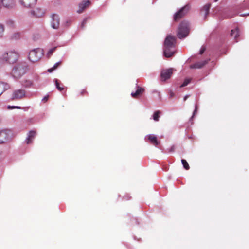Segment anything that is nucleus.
<instances>
[{"label": "nucleus", "instance_id": "f257e3e1", "mask_svg": "<svg viewBox=\"0 0 249 249\" xmlns=\"http://www.w3.org/2000/svg\"><path fill=\"white\" fill-rule=\"evenodd\" d=\"M176 38L172 35L168 36L164 41V55L166 57L169 58L175 53Z\"/></svg>", "mask_w": 249, "mask_h": 249}, {"label": "nucleus", "instance_id": "f03ea898", "mask_svg": "<svg viewBox=\"0 0 249 249\" xmlns=\"http://www.w3.org/2000/svg\"><path fill=\"white\" fill-rule=\"evenodd\" d=\"M189 33V24L186 21H182L178 28L177 36L180 39L186 37Z\"/></svg>", "mask_w": 249, "mask_h": 249}, {"label": "nucleus", "instance_id": "7ed1b4c3", "mask_svg": "<svg viewBox=\"0 0 249 249\" xmlns=\"http://www.w3.org/2000/svg\"><path fill=\"white\" fill-rule=\"evenodd\" d=\"M43 54V51L41 49H35L29 52L28 58L31 62L35 63L40 59Z\"/></svg>", "mask_w": 249, "mask_h": 249}, {"label": "nucleus", "instance_id": "20e7f679", "mask_svg": "<svg viewBox=\"0 0 249 249\" xmlns=\"http://www.w3.org/2000/svg\"><path fill=\"white\" fill-rule=\"evenodd\" d=\"M190 6L188 5L181 8L178 11L176 12L174 16V20L178 21L183 18L189 11Z\"/></svg>", "mask_w": 249, "mask_h": 249}, {"label": "nucleus", "instance_id": "39448f33", "mask_svg": "<svg viewBox=\"0 0 249 249\" xmlns=\"http://www.w3.org/2000/svg\"><path fill=\"white\" fill-rule=\"evenodd\" d=\"M28 69V65L26 63L24 62L18 64L17 66V78L24 74L27 72Z\"/></svg>", "mask_w": 249, "mask_h": 249}, {"label": "nucleus", "instance_id": "423d86ee", "mask_svg": "<svg viewBox=\"0 0 249 249\" xmlns=\"http://www.w3.org/2000/svg\"><path fill=\"white\" fill-rule=\"evenodd\" d=\"M11 132L8 130H2L0 131V143H3L11 138Z\"/></svg>", "mask_w": 249, "mask_h": 249}, {"label": "nucleus", "instance_id": "0eeeda50", "mask_svg": "<svg viewBox=\"0 0 249 249\" xmlns=\"http://www.w3.org/2000/svg\"><path fill=\"white\" fill-rule=\"evenodd\" d=\"M4 59L10 64L16 62V53L14 51H9L4 54Z\"/></svg>", "mask_w": 249, "mask_h": 249}, {"label": "nucleus", "instance_id": "6e6552de", "mask_svg": "<svg viewBox=\"0 0 249 249\" xmlns=\"http://www.w3.org/2000/svg\"><path fill=\"white\" fill-rule=\"evenodd\" d=\"M173 72V69L169 68L166 70H163L160 74L162 80L165 81L169 79Z\"/></svg>", "mask_w": 249, "mask_h": 249}, {"label": "nucleus", "instance_id": "1a4fd4ad", "mask_svg": "<svg viewBox=\"0 0 249 249\" xmlns=\"http://www.w3.org/2000/svg\"><path fill=\"white\" fill-rule=\"evenodd\" d=\"M51 27L55 29H58L60 25V18L58 15L53 14L52 15Z\"/></svg>", "mask_w": 249, "mask_h": 249}, {"label": "nucleus", "instance_id": "9d476101", "mask_svg": "<svg viewBox=\"0 0 249 249\" xmlns=\"http://www.w3.org/2000/svg\"><path fill=\"white\" fill-rule=\"evenodd\" d=\"M19 3L26 8H32L34 6L37 0H18Z\"/></svg>", "mask_w": 249, "mask_h": 249}, {"label": "nucleus", "instance_id": "9b49d317", "mask_svg": "<svg viewBox=\"0 0 249 249\" xmlns=\"http://www.w3.org/2000/svg\"><path fill=\"white\" fill-rule=\"evenodd\" d=\"M210 60V59L201 62L195 63L190 66L191 69H200L206 65Z\"/></svg>", "mask_w": 249, "mask_h": 249}, {"label": "nucleus", "instance_id": "f8f14e48", "mask_svg": "<svg viewBox=\"0 0 249 249\" xmlns=\"http://www.w3.org/2000/svg\"><path fill=\"white\" fill-rule=\"evenodd\" d=\"M32 15L37 18H41L45 14V11L40 8H37L31 12Z\"/></svg>", "mask_w": 249, "mask_h": 249}, {"label": "nucleus", "instance_id": "ddd939ff", "mask_svg": "<svg viewBox=\"0 0 249 249\" xmlns=\"http://www.w3.org/2000/svg\"><path fill=\"white\" fill-rule=\"evenodd\" d=\"M90 4L89 0L83 1L79 4V9L77 10L78 13H81L85 8L89 7Z\"/></svg>", "mask_w": 249, "mask_h": 249}, {"label": "nucleus", "instance_id": "4468645a", "mask_svg": "<svg viewBox=\"0 0 249 249\" xmlns=\"http://www.w3.org/2000/svg\"><path fill=\"white\" fill-rule=\"evenodd\" d=\"M147 138L149 142L154 146H158L160 143V142L158 141L157 138L154 135H148L147 136Z\"/></svg>", "mask_w": 249, "mask_h": 249}, {"label": "nucleus", "instance_id": "2eb2a0df", "mask_svg": "<svg viewBox=\"0 0 249 249\" xmlns=\"http://www.w3.org/2000/svg\"><path fill=\"white\" fill-rule=\"evenodd\" d=\"M3 5L7 8H11L14 7L15 4V0H2Z\"/></svg>", "mask_w": 249, "mask_h": 249}, {"label": "nucleus", "instance_id": "dca6fc26", "mask_svg": "<svg viewBox=\"0 0 249 249\" xmlns=\"http://www.w3.org/2000/svg\"><path fill=\"white\" fill-rule=\"evenodd\" d=\"M144 89L143 88L137 86V89L135 92L131 93V96L134 98H137L138 97L143 93L144 92Z\"/></svg>", "mask_w": 249, "mask_h": 249}, {"label": "nucleus", "instance_id": "f3484780", "mask_svg": "<svg viewBox=\"0 0 249 249\" xmlns=\"http://www.w3.org/2000/svg\"><path fill=\"white\" fill-rule=\"evenodd\" d=\"M210 4H207L203 6L201 10V14L204 16V19H206L207 16L209 14V10L210 8Z\"/></svg>", "mask_w": 249, "mask_h": 249}, {"label": "nucleus", "instance_id": "a211bd4d", "mask_svg": "<svg viewBox=\"0 0 249 249\" xmlns=\"http://www.w3.org/2000/svg\"><path fill=\"white\" fill-rule=\"evenodd\" d=\"M231 36L234 37L236 42H238L237 38L240 36L239 29L236 28L234 30H232L231 33Z\"/></svg>", "mask_w": 249, "mask_h": 249}, {"label": "nucleus", "instance_id": "6ab92c4d", "mask_svg": "<svg viewBox=\"0 0 249 249\" xmlns=\"http://www.w3.org/2000/svg\"><path fill=\"white\" fill-rule=\"evenodd\" d=\"M36 132L34 131H30L29 133L28 137L26 140L27 144H30L32 142V140L34 139L36 135Z\"/></svg>", "mask_w": 249, "mask_h": 249}, {"label": "nucleus", "instance_id": "aec40b11", "mask_svg": "<svg viewBox=\"0 0 249 249\" xmlns=\"http://www.w3.org/2000/svg\"><path fill=\"white\" fill-rule=\"evenodd\" d=\"M25 91L23 89L17 90V99H21L24 97Z\"/></svg>", "mask_w": 249, "mask_h": 249}, {"label": "nucleus", "instance_id": "412c9836", "mask_svg": "<svg viewBox=\"0 0 249 249\" xmlns=\"http://www.w3.org/2000/svg\"><path fill=\"white\" fill-rule=\"evenodd\" d=\"M61 61L57 62L54 64V65L52 68L48 69L47 71L49 73L52 72L53 71L55 70L61 64Z\"/></svg>", "mask_w": 249, "mask_h": 249}, {"label": "nucleus", "instance_id": "4be33fe9", "mask_svg": "<svg viewBox=\"0 0 249 249\" xmlns=\"http://www.w3.org/2000/svg\"><path fill=\"white\" fill-rule=\"evenodd\" d=\"M55 86L56 87V88L57 89L60 91H62V90H64V86L63 84H62V86H60V84L59 83L58 80L57 79H55Z\"/></svg>", "mask_w": 249, "mask_h": 249}, {"label": "nucleus", "instance_id": "5701e85b", "mask_svg": "<svg viewBox=\"0 0 249 249\" xmlns=\"http://www.w3.org/2000/svg\"><path fill=\"white\" fill-rule=\"evenodd\" d=\"M6 25L10 28L14 29L15 26V22L14 20L8 19L6 21Z\"/></svg>", "mask_w": 249, "mask_h": 249}, {"label": "nucleus", "instance_id": "b1692460", "mask_svg": "<svg viewBox=\"0 0 249 249\" xmlns=\"http://www.w3.org/2000/svg\"><path fill=\"white\" fill-rule=\"evenodd\" d=\"M6 89V85L3 82L0 83V95H1L2 93L5 91Z\"/></svg>", "mask_w": 249, "mask_h": 249}, {"label": "nucleus", "instance_id": "393cba45", "mask_svg": "<svg viewBox=\"0 0 249 249\" xmlns=\"http://www.w3.org/2000/svg\"><path fill=\"white\" fill-rule=\"evenodd\" d=\"M160 113V111H159V110L155 112V113H154L153 116V119L155 121H159V118L160 117L159 115Z\"/></svg>", "mask_w": 249, "mask_h": 249}, {"label": "nucleus", "instance_id": "a878e982", "mask_svg": "<svg viewBox=\"0 0 249 249\" xmlns=\"http://www.w3.org/2000/svg\"><path fill=\"white\" fill-rule=\"evenodd\" d=\"M88 94V91H87V90L86 89H82L79 91V92L78 94V96H84L87 95Z\"/></svg>", "mask_w": 249, "mask_h": 249}, {"label": "nucleus", "instance_id": "bb28decb", "mask_svg": "<svg viewBox=\"0 0 249 249\" xmlns=\"http://www.w3.org/2000/svg\"><path fill=\"white\" fill-rule=\"evenodd\" d=\"M181 162H182V164H183V166L184 168L186 170H189L190 169V166H189L188 163H187V162L185 160L182 159L181 160Z\"/></svg>", "mask_w": 249, "mask_h": 249}, {"label": "nucleus", "instance_id": "cd10ccee", "mask_svg": "<svg viewBox=\"0 0 249 249\" xmlns=\"http://www.w3.org/2000/svg\"><path fill=\"white\" fill-rule=\"evenodd\" d=\"M56 49V47H55L50 49L48 52L47 55L49 56H51L53 53L55 51Z\"/></svg>", "mask_w": 249, "mask_h": 249}, {"label": "nucleus", "instance_id": "c85d7f7f", "mask_svg": "<svg viewBox=\"0 0 249 249\" xmlns=\"http://www.w3.org/2000/svg\"><path fill=\"white\" fill-rule=\"evenodd\" d=\"M190 79H185L184 80V81L183 82V83L181 85V87H183L186 86V85H187L190 83Z\"/></svg>", "mask_w": 249, "mask_h": 249}, {"label": "nucleus", "instance_id": "c756f323", "mask_svg": "<svg viewBox=\"0 0 249 249\" xmlns=\"http://www.w3.org/2000/svg\"><path fill=\"white\" fill-rule=\"evenodd\" d=\"M4 32V27L2 25H0V37L2 36Z\"/></svg>", "mask_w": 249, "mask_h": 249}, {"label": "nucleus", "instance_id": "7c9ffc66", "mask_svg": "<svg viewBox=\"0 0 249 249\" xmlns=\"http://www.w3.org/2000/svg\"><path fill=\"white\" fill-rule=\"evenodd\" d=\"M205 50H206V47L205 46H202L199 51V54H202L204 53Z\"/></svg>", "mask_w": 249, "mask_h": 249}, {"label": "nucleus", "instance_id": "2f4dec72", "mask_svg": "<svg viewBox=\"0 0 249 249\" xmlns=\"http://www.w3.org/2000/svg\"><path fill=\"white\" fill-rule=\"evenodd\" d=\"M49 95H46L42 99V101L44 102H46L48 101V99H49Z\"/></svg>", "mask_w": 249, "mask_h": 249}, {"label": "nucleus", "instance_id": "473e14b6", "mask_svg": "<svg viewBox=\"0 0 249 249\" xmlns=\"http://www.w3.org/2000/svg\"><path fill=\"white\" fill-rule=\"evenodd\" d=\"M8 109H15L16 108V106H8L7 107Z\"/></svg>", "mask_w": 249, "mask_h": 249}, {"label": "nucleus", "instance_id": "72a5a7b5", "mask_svg": "<svg viewBox=\"0 0 249 249\" xmlns=\"http://www.w3.org/2000/svg\"><path fill=\"white\" fill-rule=\"evenodd\" d=\"M86 22H87V19H85L82 23V24H81V27L82 28H84V26H85V24L86 23Z\"/></svg>", "mask_w": 249, "mask_h": 249}, {"label": "nucleus", "instance_id": "f704fd0d", "mask_svg": "<svg viewBox=\"0 0 249 249\" xmlns=\"http://www.w3.org/2000/svg\"><path fill=\"white\" fill-rule=\"evenodd\" d=\"M169 96L170 98H172L174 96V93L173 91H170L169 93Z\"/></svg>", "mask_w": 249, "mask_h": 249}, {"label": "nucleus", "instance_id": "c9c22d12", "mask_svg": "<svg viewBox=\"0 0 249 249\" xmlns=\"http://www.w3.org/2000/svg\"><path fill=\"white\" fill-rule=\"evenodd\" d=\"M16 98V92L14 91L13 92V95H12V97H11V100H13L15 99V98Z\"/></svg>", "mask_w": 249, "mask_h": 249}, {"label": "nucleus", "instance_id": "e433bc0d", "mask_svg": "<svg viewBox=\"0 0 249 249\" xmlns=\"http://www.w3.org/2000/svg\"><path fill=\"white\" fill-rule=\"evenodd\" d=\"M175 147L174 146H172L171 149H170V152L174 151L175 150Z\"/></svg>", "mask_w": 249, "mask_h": 249}, {"label": "nucleus", "instance_id": "4c0bfd02", "mask_svg": "<svg viewBox=\"0 0 249 249\" xmlns=\"http://www.w3.org/2000/svg\"><path fill=\"white\" fill-rule=\"evenodd\" d=\"M189 96L186 95L184 97V101H186V100L189 97Z\"/></svg>", "mask_w": 249, "mask_h": 249}, {"label": "nucleus", "instance_id": "58836bf2", "mask_svg": "<svg viewBox=\"0 0 249 249\" xmlns=\"http://www.w3.org/2000/svg\"><path fill=\"white\" fill-rule=\"evenodd\" d=\"M16 108H17V109H20V108H21V107H18V106H17Z\"/></svg>", "mask_w": 249, "mask_h": 249}, {"label": "nucleus", "instance_id": "ea45409f", "mask_svg": "<svg viewBox=\"0 0 249 249\" xmlns=\"http://www.w3.org/2000/svg\"><path fill=\"white\" fill-rule=\"evenodd\" d=\"M70 23H71V21H70V20H69V21H67V23H68V24H70Z\"/></svg>", "mask_w": 249, "mask_h": 249}, {"label": "nucleus", "instance_id": "a19ab883", "mask_svg": "<svg viewBox=\"0 0 249 249\" xmlns=\"http://www.w3.org/2000/svg\"><path fill=\"white\" fill-rule=\"evenodd\" d=\"M196 111V109L195 110L194 112V114H195V113Z\"/></svg>", "mask_w": 249, "mask_h": 249}, {"label": "nucleus", "instance_id": "79ce46f5", "mask_svg": "<svg viewBox=\"0 0 249 249\" xmlns=\"http://www.w3.org/2000/svg\"><path fill=\"white\" fill-rule=\"evenodd\" d=\"M15 67H13V71L14 70V69H15Z\"/></svg>", "mask_w": 249, "mask_h": 249}, {"label": "nucleus", "instance_id": "37998d69", "mask_svg": "<svg viewBox=\"0 0 249 249\" xmlns=\"http://www.w3.org/2000/svg\"><path fill=\"white\" fill-rule=\"evenodd\" d=\"M215 0V1H217L218 0Z\"/></svg>", "mask_w": 249, "mask_h": 249}]
</instances>
